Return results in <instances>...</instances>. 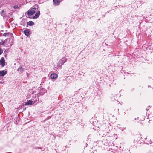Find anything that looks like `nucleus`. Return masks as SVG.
<instances>
[{
  "label": "nucleus",
  "instance_id": "f257e3e1",
  "mask_svg": "<svg viewBox=\"0 0 153 153\" xmlns=\"http://www.w3.org/2000/svg\"><path fill=\"white\" fill-rule=\"evenodd\" d=\"M67 59L63 57L57 63V66L59 67L62 65L67 60Z\"/></svg>",
  "mask_w": 153,
  "mask_h": 153
},
{
  "label": "nucleus",
  "instance_id": "f03ea898",
  "mask_svg": "<svg viewBox=\"0 0 153 153\" xmlns=\"http://www.w3.org/2000/svg\"><path fill=\"white\" fill-rule=\"evenodd\" d=\"M36 9V8L34 7L30 9L27 12V14L29 16H30L35 13Z\"/></svg>",
  "mask_w": 153,
  "mask_h": 153
},
{
  "label": "nucleus",
  "instance_id": "7ed1b4c3",
  "mask_svg": "<svg viewBox=\"0 0 153 153\" xmlns=\"http://www.w3.org/2000/svg\"><path fill=\"white\" fill-rule=\"evenodd\" d=\"M5 60L3 57L1 58V59L0 60V64L1 65L2 67H4L5 65Z\"/></svg>",
  "mask_w": 153,
  "mask_h": 153
},
{
  "label": "nucleus",
  "instance_id": "20e7f679",
  "mask_svg": "<svg viewBox=\"0 0 153 153\" xmlns=\"http://www.w3.org/2000/svg\"><path fill=\"white\" fill-rule=\"evenodd\" d=\"M24 34L27 36H28L30 34V31L29 29H27L24 31Z\"/></svg>",
  "mask_w": 153,
  "mask_h": 153
},
{
  "label": "nucleus",
  "instance_id": "39448f33",
  "mask_svg": "<svg viewBox=\"0 0 153 153\" xmlns=\"http://www.w3.org/2000/svg\"><path fill=\"white\" fill-rule=\"evenodd\" d=\"M7 73V72L5 70L1 71H0V76H4Z\"/></svg>",
  "mask_w": 153,
  "mask_h": 153
},
{
  "label": "nucleus",
  "instance_id": "423d86ee",
  "mask_svg": "<svg viewBox=\"0 0 153 153\" xmlns=\"http://www.w3.org/2000/svg\"><path fill=\"white\" fill-rule=\"evenodd\" d=\"M58 77L57 75L56 74H52L51 75V77L53 79L56 78Z\"/></svg>",
  "mask_w": 153,
  "mask_h": 153
},
{
  "label": "nucleus",
  "instance_id": "0eeeda50",
  "mask_svg": "<svg viewBox=\"0 0 153 153\" xmlns=\"http://www.w3.org/2000/svg\"><path fill=\"white\" fill-rule=\"evenodd\" d=\"M33 101L31 100H29L28 102L25 103V106L29 105L32 104Z\"/></svg>",
  "mask_w": 153,
  "mask_h": 153
},
{
  "label": "nucleus",
  "instance_id": "6e6552de",
  "mask_svg": "<svg viewBox=\"0 0 153 153\" xmlns=\"http://www.w3.org/2000/svg\"><path fill=\"white\" fill-rule=\"evenodd\" d=\"M40 14V12L39 10L37 13H36V14L35 15V16L33 17V18L36 19L39 16Z\"/></svg>",
  "mask_w": 153,
  "mask_h": 153
},
{
  "label": "nucleus",
  "instance_id": "1a4fd4ad",
  "mask_svg": "<svg viewBox=\"0 0 153 153\" xmlns=\"http://www.w3.org/2000/svg\"><path fill=\"white\" fill-rule=\"evenodd\" d=\"M53 2L55 5H59L60 3L59 0H53Z\"/></svg>",
  "mask_w": 153,
  "mask_h": 153
},
{
  "label": "nucleus",
  "instance_id": "9d476101",
  "mask_svg": "<svg viewBox=\"0 0 153 153\" xmlns=\"http://www.w3.org/2000/svg\"><path fill=\"white\" fill-rule=\"evenodd\" d=\"M34 22L32 21H29L28 22L27 24V26H32L34 25Z\"/></svg>",
  "mask_w": 153,
  "mask_h": 153
},
{
  "label": "nucleus",
  "instance_id": "9b49d317",
  "mask_svg": "<svg viewBox=\"0 0 153 153\" xmlns=\"http://www.w3.org/2000/svg\"><path fill=\"white\" fill-rule=\"evenodd\" d=\"M6 41L7 39H5L4 41L2 40H1V42H0V45H4L6 42Z\"/></svg>",
  "mask_w": 153,
  "mask_h": 153
},
{
  "label": "nucleus",
  "instance_id": "f8f14e48",
  "mask_svg": "<svg viewBox=\"0 0 153 153\" xmlns=\"http://www.w3.org/2000/svg\"><path fill=\"white\" fill-rule=\"evenodd\" d=\"M18 70V71H23L24 70V68L22 67V66H20L19 67Z\"/></svg>",
  "mask_w": 153,
  "mask_h": 153
},
{
  "label": "nucleus",
  "instance_id": "ddd939ff",
  "mask_svg": "<svg viewBox=\"0 0 153 153\" xmlns=\"http://www.w3.org/2000/svg\"><path fill=\"white\" fill-rule=\"evenodd\" d=\"M9 35V33H5L3 34V36H7Z\"/></svg>",
  "mask_w": 153,
  "mask_h": 153
},
{
  "label": "nucleus",
  "instance_id": "4468645a",
  "mask_svg": "<svg viewBox=\"0 0 153 153\" xmlns=\"http://www.w3.org/2000/svg\"><path fill=\"white\" fill-rule=\"evenodd\" d=\"M3 52V50L0 48V55Z\"/></svg>",
  "mask_w": 153,
  "mask_h": 153
},
{
  "label": "nucleus",
  "instance_id": "2eb2a0df",
  "mask_svg": "<svg viewBox=\"0 0 153 153\" xmlns=\"http://www.w3.org/2000/svg\"><path fill=\"white\" fill-rule=\"evenodd\" d=\"M18 6H15L14 7V8H18Z\"/></svg>",
  "mask_w": 153,
  "mask_h": 153
},
{
  "label": "nucleus",
  "instance_id": "dca6fc26",
  "mask_svg": "<svg viewBox=\"0 0 153 153\" xmlns=\"http://www.w3.org/2000/svg\"><path fill=\"white\" fill-rule=\"evenodd\" d=\"M36 100H35V101H34V102H36Z\"/></svg>",
  "mask_w": 153,
  "mask_h": 153
}]
</instances>
